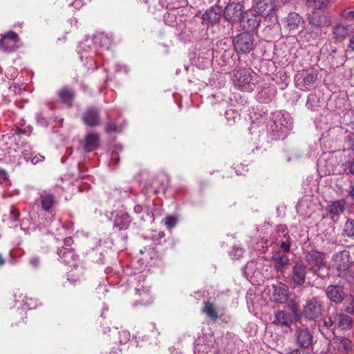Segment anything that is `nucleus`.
Returning <instances> with one entry per match:
<instances>
[{
  "label": "nucleus",
  "mask_w": 354,
  "mask_h": 354,
  "mask_svg": "<svg viewBox=\"0 0 354 354\" xmlns=\"http://www.w3.org/2000/svg\"><path fill=\"white\" fill-rule=\"evenodd\" d=\"M232 80L240 91L251 92L254 89L255 82L250 69L235 68L232 73Z\"/></svg>",
  "instance_id": "obj_1"
},
{
  "label": "nucleus",
  "mask_w": 354,
  "mask_h": 354,
  "mask_svg": "<svg viewBox=\"0 0 354 354\" xmlns=\"http://www.w3.org/2000/svg\"><path fill=\"white\" fill-rule=\"evenodd\" d=\"M273 123L272 131L281 133L277 135L279 138L284 137L292 129V118L288 113L278 112L274 114Z\"/></svg>",
  "instance_id": "obj_2"
},
{
  "label": "nucleus",
  "mask_w": 354,
  "mask_h": 354,
  "mask_svg": "<svg viewBox=\"0 0 354 354\" xmlns=\"http://www.w3.org/2000/svg\"><path fill=\"white\" fill-rule=\"evenodd\" d=\"M136 301L141 305H147L152 302L150 284L142 275L138 277V282L135 287Z\"/></svg>",
  "instance_id": "obj_3"
},
{
  "label": "nucleus",
  "mask_w": 354,
  "mask_h": 354,
  "mask_svg": "<svg viewBox=\"0 0 354 354\" xmlns=\"http://www.w3.org/2000/svg\"><path fill=\"white\" fill-rule=\"evenodd\" d=\"M0 50L6 53L15 51L19 47L20 38L12 30L1 35Z\"/></svg>",
  "instance_id": "obj_4"
},
{
  "label": "nucleus",
  "mask_w": 354,
  "mask_h": 354,
  "mask_svg": "<svg viewBox=\"0 0 354 354\" xmlns=\"http://www.w3.org/2000/svg\"><path fill=\"white\" fill-rule=\"evenodd\" d=\"M233 44L238 53H249L253 49L254 39L248 32H243L234 37Z\"/></svg>",
  "instance_id": "obj_5"
},
{
  "label": "nucleus",
  "mask_w": 354,
  "mask_h": 354,
  "mask_svg": "<svg viewBox=\"0 0 354 354\" xmlns=\"http://www.w3.org/2000/svg\"><path fill=\"white\" fill-rule=\"evenodd\" d=\"M324 255L317 251H311V271L324 279L328 275V268L324 262Z\"/></svg>",
  "instance_id": "obj_6"
},
{
  "label": "nucleus",
  "mask_w": 354,
  "mask_h": 354,
  "mask_svg": "<svg viewBox=\"0 0 354 354\" xmlns=\"http://www.w3.org/2000/svg\"><path fill=\"white\" fill-rule=\"evenodd\" d=\"M261 17L253 10L245 12L240 19L241 27L248 32L256 30L260 25Z\"/></svg>",
  "instance_id": "obj_7"
},
{
  "label": "nucleus",
  "mask_w": 354,
  "mask_h": 354,
  "mask_svg": "<svg viewBox=\"0 0 354 354\" xmlns=\"http://www.w3.org/2000/svg\"><path fill=\"white\" fill-rule=\"evenodd\" d=\"M276 2L274 0H259L253 9L261 17L272 19L275 15Z\"/></svg>",
  "instance_id": "obj_8"
},
{
  "label": "nucleus",
  "mask_w": 354,
  "mask_h": 354,
  "mask_svg": "<svg viewBox=\"0 0 354 354\" xmlns=\"http://www.w3.org/2000/svg\"><path fill=\"white\" fill-rule=\"evenodd\" d=\"M244 7L240 3H230L223 10L225 19L227 21H240L244 13Z\"/></svg>",
  "instance_id": "obj_9"
},
{
  "label": "nucleus",
  "mask_w": 354,
  "mask_h": 354,
  "mask_svg": "<svg viewBox=\"0 0 354 354\" xmlns=\"http://www.w3.org/2000/svg\"><path fill=\"white\" fill-rule=\"evenodd\" d=\"M222 15H223L222 8L215 5L207 9L203 14L202 19L204 23L216 24L220 21Z\"/></svg>",
  "instance_id": "obj_10"
},
{
  "label": "nucleus",
  "mask_w": 354,
  "mask_h": 354,
  "mask_svg": "<svg viewBox=\"0 0 354 354\" xmlns=\"http://www.w3.org/2000/svg\"><path fill=\"white\" fill-rule=\"evenodd\" d=\"M272 259L274 263V268L277 272H283L289 265V259L286 254L281 250L274 252Z\"/></svg>",
  "instance_id": "obj_11"
},
{
  "label": "nucleus",
  "mask_w": 354,
  "mask_h": 354,
  "mask_svg": "<svg viewBox=\"0 0 354 354\" xmlns=\"http://www.w3.org/2000/svg\"><path fill=\"white\" fill-rule=\"evenodd\" d=\"M335 266L339 270H346L350 268V253L347 250H343L334 256Z\"/></svg>",
  "instance_id": "obj_12"
},
{
  "label": "nucleus",
  "mask_w": 354,
  "mask_h": 354,
  "mask_svg": "<svg viewBox=\"0 0 354 354\" xmlns=\"http://www.w3.org/2000/svg\"><path fill=\"white\" fill-rule=\"evenodd\" d=\"M39 202L41 209L47 212H52L56 204L55 197L53 194L43 192L40 194Z\"/></svg>",
  "instance_id": "obj_13"
},
{
  "label": "nucleus",
  "mask_w": 354,
  "mask_h": 354,
  "mask_svg": "<svg viewBox=\"0 0 354 354\" xmlns=\"http://www.w3.org/2000/svg\"><path fill=\"white\" fill-rule=\"evenodd\" d=\"M82 120L87 126H98L100 123L99 111L96 109L88 108L83 115Z\"/></svg>",
  "instance_id": "obj_14"
},
{
  "label": "nucleus",
  "mask_w": 354,
  "mask_h": 354,
  "mask_svg": "<svg viewBox=\"0 0 354 354\" xmlns=\"http://www.w3.org/2000/svg\"><path fill=\"white\" fill-rule=\"evenodd\" d=\"M306 274V266L301 262H297L292 269V281L295 285H301L305 281Z\"/></svg>",
  "instance_id": "obj_15"
},
{
  "label": "nucleus",
  "mask_w": 354,
  "mask_h": 354,
  "mask_svg": "<svg viewBox=\"0 0 354 354\" xmlns=\"http://www.w3.org/2000/svg\"><path fill=\"white\" fill-rule=\"evenodd\" d=\"M99 146V136L97 133L86 135L83 141V149L87 152L95 150Z\"/></svg>",
  "instance_id": "obj_16"
},
{
  "label": "nucleus",
  "mask_w": 354,
  "mask_h": 354,
  "mask_svg": "<svg viewBox=\"0 0 354 354\" xmlns=\"http://www.w3.org/2000/svg\"><path fill=\"white\" fill-rule=\"evenodd\" d=\"M274 299L279 304L286 303L289 297L288 288L285 284L280 283L274 286L273 292Z\"/></svg>",
  "instance_id": "obj_17"
},
{
  "label": "nucleus",
  "mask_w": 354,
  "mask_h": 354,
  "mask_svg": "<svg viewBox=\"0 0 354 354\" xmlns=\"http://www.w3.org/2000/svg\"><path fill=\"white\" fill-rule=\"evenodd\" d=\"M328 24L324 10H315L311 14V25L320 28Z\"/></svg>",
  "instance_id": "obj_18"
},
{
  "label": "nucleus",
  "mask_w": 354,
  "mask_h": 354,
  "mask_svg": "<svg viewBox=\"0 0 354 354\" xmlns=\"http://www.w3.org/2000/svg\"><path fill=\"white\" fill-rule=\"evenodd\" d=\"M296 86L302 91L310 89V75L307 72L298 73L295 77Z\"/></svg>",
  "instance_id": "obj_19"
},
{
  "label": "nucleus",
  "mask_w": 354,
  "mask_h": 354,
  "mask_svg": "<svg viewBox=\"0 0 354 354\" xmlns=\"http://www.w3.org/2000/svg\"><path fill=\"white\" fill-rule=\"evenodd\" d=\"M346 202L344 200H339L333 202L328 207L330 217L335 219L342 214L345 209Z\"/></svg>",
  "instance_id": "obj_20"
},
{
  "label": "nucleus",
  "mask_w": 354,
  "mask_h": 354,
  "mask_svg": "<svg viewBox=\"0 0 354 354\" xmlns=\"http://www.w3.org/2000/svg\"><path fill=\"white\" fill-rule=\"evenodd\" d=\"M59 100L71 107L75 97V93L73 89L69 88H63L57 92Z\"/></svg>",
  "instance_id": "obj_21"
},
{
  "label": "nucleus",
  "mask_w": 354,
  "mask_h": 354,
  "mask_svg": "<svg viewBox=\"0 0 354 354\" xmlns=\"http://www.w3.org/2000/svg\"><path fill=\"white\" fill-rule=\"evenodd\" d=\"M327 295L332 301L341 302L344 295L343 288L339 286H330L327 290Z\"/></svg>",
  "instance_id": "obj_22"
},
{
  "label": "nucleus",
  "mask_w": 354,
  "mask_h": 354,
  "mask_svg": "<svg viewBox=\"0 0 354 354\" xmlns=\"http://www.w3.org/2000/svg\"><path fill=\"white\" fill-rule=\"evenodd\" d=\"M57 254L62 259L63 263L66 265L72 263L75 261L77 257L73 250L66 248H59Z\"/></svg>",
  "instance_id": "obj_23"
},
{
  "label": "nucleus",
  "mask_w": 354,
  "mask_h": 354,
  "mask_svg": "<svg viewBox=\"0 0 354 354\" xmlns=\"http://www.w3.org/2000/svg\"><path fill=\"white\" fill-rule=\"evenodd\" d=\"M15 301L21 305L26 306L28 309H32L36 308V301L31 297L23 296V294L19 291L15 294Z\"/></svg>",
  "instance_id": "obj_24"
},
{
  "label": "nucleus",
  "mask_w": 354,
  "mask_h": 354,
  "mask_svg": "<svg viewBox=\"0 0 354 354\" xmlns=\"http://www.w3.org/2000/svg\"><path fill=\"white\" fill-rule=\"evenodd\" d=\"M286 22L287 28L290 30H292L298 28L299 25L302 22V20L297 13L291 12L286 17Z\"/></svg>",
  "instance_id": "obj_25"
},
{
  "label": "nucleus",
  "mask_w": 354,
  "mask_h": 354,
  "mask_svg": "<svg viewBox=\"0 0 354 354\" xmlns=\"http://www.w3.org/2000/svg\"><path fill=\"white\" fill-rule=\"evenodd\" d=\"M274 323L290 327V324L292 323V320L290 314L284 311H280L276 314Z\"/></svg>",
  "instance_id": "obj_26"
},
{
  "label": "nucleus",
  "mask_w": 354,
  "mask_h": 354,
  "mask_svg": "<svg viewBox=\"0 0 354 354\" xmlns=\"http://www.w3.org/2000/svg\"><path fill=\"white\" fill-rule=\"evenodd\" d=\"M274 96V92L271 88H263L258 93L257 98L262 103H268Z\"/></svg>",
  "instance_id": "obj_27"
},
{
  "label": "nucleus",
  "mask_w": 354,
  "mask_h": 354,
  "mask_svg": "<svg viewBox=\"0 0 354 354\" xmlns=\"http://www.w3.org/2000/svg\"><path fill=\"white\" fill-rule=\"evenodd\" d=\"M203 312L211 319L216 321L218 319L216 309L214 304L209 301L204 302Z\"/></svg>",
  "instance_id": "obj_28"
},
{
  "label": "nucleus",
  "mask_w": 354,
  "mask_h": 354,
  "mask_svg": "<svg viewBox=\"0 0 354 354\" xmlns=\"http://www.w3.org/2000/svg\"><path fill=\"white\" fill-rule=\"evenodd\" d=\"M297 342L301 347L308 348L310 346V333L306 330L300 331L297 336Z\"/></svg>",
  "instance_id": "obj_29"
},
{
  "label": "nucleus",
  "mask_w": 354,
  "mask_h": 354,
  "mask_svg": "<svg viewBox=\"0 0 354 354\" xmlns=\"http://www.w3.org/2000/svg\"><path fill=\"white\" fill-rule=\"evenodd\" d=\"M353 323L352 318L346 315H339L338 316V326L342 330H348L351 328Z\"/></svg>",
  "instance_id": "obj_30"
},
{
  "label": "nucleus",
  "mask_w": 354,
  "mask_h": 354,
  "mask_svg": "<svg viewBox=\"0 0 354 354\" xmlns=\"http://www.w3.org/2000/svg\"><path fill=\"white\" fill-rule=\"evenodd\" d=\"M322 307L319 301L311 300V319H317L322 315Z\"/></svg>",
  "instance_id": "obj_31"
},
{
  "label": "nucleus",
  "mask_w": 354,
  "mask_h": 354,
  "mask_svg": "<svg viewBox=\"0 0 354 354\" xmlns=\"http://www.w3.org/2000/svg\"><path fill=\"white\" fill-rule=\"evenodd\" d=\"M130 222L131 220L129 215L127 213H122L120 218H116L115 226L120 230L127 229L129 227Z\"/></svg>",
  "instance_id": "obj_32"
},
{
  "label": "nucleus",
  "mask_w": 354,
  "mask_h": 354,
  "mask_svg": "<svg viewBox=\"0 0 354 354\" xmlns=\"http://www.w3.org/2000/svg\"><path fill=\"white\" fill-rule=\"evenodd\" d=\"M95 39L96 41L106 49H109L112 43L111 38L104 33L100 34Z\"/></svg>",
  "instance_id": "obj_33"
},
{
  "label": "nucleus",
  "mask_w": 354,
  "mask_h": 354,
  "mask_svg": "<svg viewBox=\"0 0 354 354\" xmlns=\"http://www.w3.org/2000/svg\"><path fill=\"white\" fill-rule=\"evenodd\" d=\"M333 34L337 38L343 39L348 35V28L342 24H338L334 27Z\"/></svg>",
  "instance_id": "obj_34"
},
{
  "label": "nucleus",
  "mask_w": 354,
  "mask_h": 354,
  "mask_svg": "<svg viewBox=\"0 0 354 354\" xmlns=\"http://www.w3.org/2000/svg\"><path fill=\"white\" fill-rule=\"evenodd\" d=\"M329 3V0H311V8L313 10H324Z\"/></svg>",
  "instance_id": "obj_35"
},
{
  "label": "nucleus",
  "mask_w": 354,
  "mask_h": 354,
  "mask_svg": "<svg viewBox=\"0 0 354 354\" xmlns=\"http://www.w3.org/2000/svg\"><path fill=\"white\" fill-rule=\"evenodd\" d=\"M337 342L339 344V349L346 351L351 348V342L345 337L337 338Z\"/></svg>",
  "instance_id": "obj_36"
},
{
  "label": "nucleus",
  "mask_w": 354,
  "mask_h": 354,
  "mask_svg": "<svg viewBox=\"0 0 354 354\" xmlns=\"http://www.w3.org/2000/svg\"><path fill=\"white\" fill-rule=\"evenodd\" d=\"M344 232L346 236L354 238V220L348 221L346 223Z\"/></svg>",
  "instance_id": "obj_37"
},
{
  "label": "nucleus",
  "mask_w": 354,
  "mask_h": 354,
  "mask_svg": "<svg viewBox=\"0 0 354 354\" xmlns=\"http://www.w3.org/2000/svg\"><path fill=\"white\" fill-rule=\"evenodd\" d=\"M288 306L291 311L292 312V313L294 314V315L295 316V317L297 319H299L301 315V310L298 309V304L294 301H290L288 303Z\"/></svg>",
  "instance_id": "obj_38"
},
{
  "label": "nucleus",
  "mask_w": 354,
  "mask_h": 354,
  "mask_svg": "<svg viewBox=\"0 0 354 354\" xmlns=\"http://www.w3.org/2000/svg\"><path fill=\"white\" fill-rule=\"evenodd\" d=\"M177 223V218L173 216H167L165 218V224L169 229L173 228Z\"/></svg>",
  "instance_id": "obj_39"
},
{
  "label": "nucleus",
  "mask_w": 354,
  "mask_h": 354,
  "mask_svg": "<svg viewBox=\"0 0 354 354\" xmlns=\"http://www.w3.org/2000/svg\"><path fill=\"white\" fill-rule=\"evenodd\" d=\"M21 154L24 157V158L28 161L30 158H31V156H32V153L30 151V147L29 146H24L23 150L21 151Z\"/></svg>",
  "instance_id": "obj_40"
},
{
  "label": "nucleus",
  "mask_w": 354,
  "mask_h": 354,
  "mask_svg": "<svg viewBox=\"0 0 354 354\" xmlns=\"http://www.w3.org/2000/svg\"><path fill=\"white\" fill-rule=\"evenodd\" d=\"M281 249L283 250L282 253L286 254L287 252H289L290 243L288 241V239H286V241H281L279 250H281ZM277 250H279V249Z\"/></svg>",
  "instance_id": "obj_41"
},
{
  "label": "nucleus",
  "mask_w": 354,
  "mask_h": 354,
  "mask_svg": "<svg viewBox=\"0 0 354 354\" xmlns=\"http://www.w3.org/2000/svg\"><path fill=\"white\" fill-rule=\"evenodd\" d=\"M44 157L40 154H36L35 156H31V158H30V160L31 161V162L34 165L39 162H41L43 160H44Z\"/></svg>",
  "instance_id": "obj_42"
},
{
  "label": "nucleus",
  "mask_w": 354,
  "mask_h": 354,
  "mask_svg": "<svg viewBox=\"0 0 354 354\" xmlns=\"http://www.w3.org/2000/svg\"><path fill=\"white\" fill-rule=\"evenodd\" d=\"M8 179V174L2 168H0V184H2Z\"/></svg>",
  "instance_id": "obj_43"
},
{
  "label": "nucleus",
  "mask_w": 354,
  "mask_h": 354,
  "mask_svg": "<svg viewBox=\"0 0 354 354\" xmlns=\"http://www.w3.org/2000/svg\"><path fill=\"white\" fill-rule=\"evenodd\" d=\"M29 262L32 266H33L34 268H37L39 265L40 261L37 257L34 256L30 259Z\"/></svg>",
  "instance_id": "obj_44"
},
{
  "label": "nucleus",
  "mask_w": 354,
  "mask_h": 354,
  "mask_svg": "<svg viewBox=\"0 0 354 354\" xmlns=\"http://www.w3.org/2000/svg\"><path fill=\"white\" fill-rule=\"evenodd\" d=\"M117 131V126L113 123H109L106 125V131L107 133H112Z\"/></svg>",
  "instance_id": "obj_45"
},
{
  "label": "nucleus",
  "mask_w": 354,
  "mask_h": 354,
  "mask_svg": "<svg viewBox=\"0 0 354 354\" xmlns=\"http://www.w3.org/2000/svg\"><path fill=\"white\" fill-rule=\"evenodd\" d=\"M342 17L348 19H354V11H345L342 14Z\"/></svg>",
  "instance_id": "obj_46"
},
{
  "label": "nucleus",
  "mask_w": 354,
  "mask_h": 354,
  "mask_svg": "<svg viewBox=\"0 0 354 354\" xmlns=\"http://www.w3.org/2000/svg\"><path fill=\"white\" fill-rule=\"evenodd\" d=\"M134 212L136 214H140L143 211L142 206L140 205H136L133 208Z\"/></svg>",
  "instance_id": "obj_47"
},
{
  "label": "nucleus",
  "mask_w": 354,
  "mask_h": 354,
  "mask_svg": "<svg viewBox=\"0 0 354 354\" xmlns=\"http://www.w3.org/2000/svg\"><path fill=\"white\" fill-rule=\"evenodd\" d=\"M11 214L12 215V217L14 219H17L19 215V212L16 209H12L10 212Z\"/></svg>",
  "instance_id": "obj_48"
},
{
  "label": "nucleus",
  "mask_w": 354,
  "mask_h": 354,
  "mask_svg": "<svg viewBox=\"0 0 354 354\" xmlns=\"http://www.w3.org/2000/svg\"><path fill=\"white\" fill-rule=\"evenodd\" d=\"M73 239L71 237H66L65 239H64V244L67 246H70L71 245L72 243H73Z\"/></svg>",
  "instance_id": "obj_49"
},
{
  "label": "nucleus",
  "mask_w": 354,
  "mask_h": 354,
  "mask_svg": "<svg viewBox=\"0 0 354 354\" xmlns=\"http://www.w3.org/2000/svg\"><path fill=\"white\" fill-rule=\"evenodd\" d=\"M288 354H308V353L304 351L295 350Z\"/></svg>",
  "instance_id": "obj_50"
},
{
  "label": "nucleus",
  "mask_w": 354,
  "mask_h": 354,
  "mask_svg": "<svg viewBox=\"0 0 354 354\" xmlns=\"http://www.w3.org/2000/svg\"><path fill=\"white\" fill-rule=\"evenodd\" d=\"M349 172L354 175V160L349 165Z\"/></svg>",
  "instance_id": "obj_51"
},
{
  "label": "nucleus",
  "mask_w": 354,
  "mask_h": 354,
  "mask_svg": "<svg viewBox=\"0 0 354 354\" xmlns=\"http://www.w3.org/2000/svg\"><path fill=\"white\" fill-rule=\"evenodd\" d=\"M350 48L354 51V35L350 39Z\"/></svg>",
  "instance_id": "obj_52"
},
{
  "label": "nucleus",
  "mask_w": 354,
  "mask_h": 354,
  "mask_svg": "<svg viewBox=\"0 0 354 354\" xmlns=\"http://www.w3.org/2000/svg\"><path fill=\"white\" fill-rule=\"evenodd\" d=\"M324 324H325L327 327L332 326V324H333V322L331 321L330 318H329V319H328V321H325V322H324Z\"/></svg>",
  "instance_id": "obj_53"
},
{
  "label": "nucleus",
  "mask_w": 354,
  "mask_h": 354,
  "mask_svg": "<svg viewBox=\"0 0 354 354\" xmlns=\"http://www.w3.org/2000/svg\"><path fill=\"white\" fill-rule=\"evenodd\" d=\"M174 16L170 14V13H168L167 15L165 16V20L166 21H169V18H172Z\"/></svg>",
  "instance_id": "obj_54"
},
{
  "label": "nucleus",
  "mask_w": 354,
  "mask_h": 354,
  "mask_svg": "<svg viewBox=\"0 0 354 354\" xmlns=\"http://www.w3.org/2000/svg\"><path fill=\"white\" fill-rule=\"evenodd\" d=\"M4 262L2 255L0 254V266H2L4 264Z\"/></svg>",
  "instance_id": "obj_55"
},
{
  "label": "nucleus",
  "mask_w": 354,
  "mask_h": 354,
  "mask_svg": "<svg viewBox=\"0 0 354 354\" xmlns=\"http://www.w3.org/2000/svg\"><path fill=\"white\" fill-rule=\"evenodd\" d=\"M149 328L152 329V331L156 329V324L154 323H151L149 324Z\"/></svg>",
  "instance_id": "obj_56"
},
{
  "label": "nucleus",
  "mask_w": 354,
  "mask_h": 354,
  "mask_svg": "<svg viewBox=\"0 0 354 354\" xmlns=\"http://www.w3.org/2000/svg\"><path fill=\"white\" fill-rule=\"evenodd\" d=\"M351 196L354 199V185L352 187L351 191L350 192Z\"/></svg>",
  "instance_id": "obj_57"
},
{
  "label": "nucleus",
  "mask_w": 354,
  "mask_h": 354,
  "mask_svg": "<svg viewBox=\"0 0 354 354\" xmlns=\"http://www.w3.org/2000/svg\"><path fill=\"white\" fill-rule=\"evenodd\" d=\"M288 86V83L287 82H283L282 84H281V89H284L285 88H286Z\"/></svg>",
  "instance_id": "obj_58"
},
{
  "label": "nucleus",
  "mask_w": 354,
  "mask_h": 354,
  "mask_svg": "<svg viewBox=\"0 0 354 354\" xmlns=\"http://www.w3.org/2000/svg\"><path fill=\"white\" fill-rule=\"evenodd\" d=\"M309 97H310V94H308L307 95V103L309 101Z\"/></svg>",
  "instance_id": "obj_59"
},
{
  "label": "nucleus",
  "mask_w": 354,
  "mask_h": 354,
  "mask_svg": "<svg viewBox=\"0 0 354 354\" xmlns=\"http://www.w3.org/2000/svg\"><path fill=\"white\" fill-rule=\"evenodd\" d=\"M301 205V203H298V205H297V207H300Z\"/></svg>",
  "instance_id": "obj_60"
},
{
  "label": "nucleus",
  "mask_w": 354,
  "mask_h": 354,
  "mask_svg": "<svg viewBox=\"0 0 354 354\" xmlns=\"http://www.w3.org/2000/svg\"><path fill=\"white\" fill-rule=\"evenodd\" d=\"M297 156V158H299L301 157V156H298V155H295Z\"/></svg>",
  "instance_id": "obj_61"
},
{
  "label": "nucleus",
  "mask_w": 354,
  "mask_h": 354,
  "mask_svg": "<svg viewBox=\"0 0 354 354\" xmlns=\"http://www.w3.org/2000/svg\"><path fill=\"white\" fill-rule=\"evenodd\" d=\"M119 161V158H117L116 159V162H118Z\"/></svg>",
  "instance_id": "obj_62"
},
{
  "label": "nucleus",
  "mask_w": 354,
  "mask_h": 354,
  "mask_svg": "<svg viewBox=\"0 0 354 354\" xmlns=\"http://www.w3.org/2000/svg\"><path fill=\"white\" fill-rule=\"evenodd\" d=\"M310 1V0H306V2L308 3Z\"/></svg>",
  "instance_id": "obj_63"
}]
</instances>
